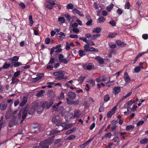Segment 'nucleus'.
<instances>
[{
	"label": "nucleus",
	"mask_w": 148,
	"mask_h": 148,
	"mask_svg": "<svg viewBox=\"0 0 148 148\" xmlns=\"http://www.w3.org/2000/svg\"><path fill=\"white\" fill-rule=\"evenodd\" d=\"M34 131L33 132L34 133H38L40 131L39 127H35L34 128Z\"/></svg>",
	"instance_id": "obj_48"
},
{
	"label": "nucleus",
	"mask_w": 148,
	"mask_h": 148,
	"mask_svg": "<svg viewBox=\"0 0 148 148\" xmlns=\"http://www.w3.org/2000/svg\"><path fill=\"white\" fill-rule=\"evenodd\" d=\"M113 7V4H112L110 7H107V10L108 12H110L112 10Z\"/></svg>",
	"instance_id": "obj_45"
},
{
	"label": "nucleus",
	"mask_w": 148,
	"mask_h": 148,
	"mask_svg": "<svg viewBox=\"0 0 148 148\" xmlns=\"http://www.w3.org/2000/svg\"><path fill=\"white\" fill-rule=\"evenodd\" d=\"M117 34L116 32L111 33L109 34L108 37H115Z\"/></svg>",
	"instance_id": "obj_43"
},
{
	"label": "nucleus",
	"mask_w": 148,
	"mask_h": 148,
	"mask_svg": "<svg viewBox=\"0 0 148 148\" xmlns=\"http://www.w3.org/2000/svg\"><path fill=\"white\" fill-rule=\"evenodd\" d=\"M94 138V137L90 139H89L84 144L80 145V147L81 148H84L86 147L90 142Z\"/></svg>",
	"instance_id": "obj_16"
},
{
	"label": "nucleus",
	"mask_w": 148,
	"mask_h": 148,
	"mask_svg": "<svg viewBox=\"0 0 148 148\" xmlns=\"http://www.w3.org/2000/svg\"><path fill=\"white\" fill-rule=\"evenodd\" d=\"M80 110L79 109H75L74 111V114L73 116V118H79L80 115L79 114Z\"/></svg>",
	"instance_id": "obj_14"
},
{
	"label": "nucleus",
	"mask_w": 148,
	"mask_h": 148,
	"mask_svg": "<svg viewBox=\"0 0 148 148\" xmlns=\"http://www.w3.org/2000/svg\"><path fill=\"white\" fill-rule=\"evenodd\" d=\"M18 123V119L17 117L13 116L9 123V126L11 127L14 125H16Z\"/></svg>",
	"instance_id": "obj_3"
},
{
	"label": "nucleus",
	"mask_w": 148,
	"mask_h": 148,
	"mask_svg": "<svg viewBox=\"0 0 148 148\" xmlns=\"http://www.w3.org/2000/svg\"><path fill=\"white\" fill-rule=\"evenodd\" d=\"M97 20L98 21V23H100L103 22L105 21L106 19L103 16H101L98 18Z\"/></svg>",
	"instance_id": "obj_27"
},
{
	"label": "nucleus",
	"mask_w": 148,
	"mask_h": 148,
	"mask_svg": "<svg viewBox=\"0 0 148 148\" xmlns=\"http://www.w3.org/2000/svg\"><path fill=\"white\" fill-rule=\"evenodd\" d=\"M19 103V99H17L16 100L14 103V106L15 107Z\"/></svg>",
	"instance_id": "obj_55"
},
{
	"label": "nucleus",
	"mask_w": 148,
	"mask_h": 148,
	"mask_svg": "<svg viewBox=\"0 0 148 148\" xmlns=\"http://www.w3.org/2000/svg\"><path fill=\"white\" fill-rule=\"evenodd\" d=\"M123 77L125 82L127 83H130L131 80L127 72H125L123 75Z\"/></svg>",
	"instance_id": "obj_11"
},
{
	"label": "nucleus",
	"mask_w": 148,
	"mask_h": 148,
	"mask_svg": "<svg viewBox=\"0 0 148 148\" xmlns=\"http://www.w3.org/2000/svg\"><path fill=\"white\" fill-rule=\"evenodd\" d=\"M64 59V56L62 54H59L58 56V59L60 62L62 61Z\"/></svg>",
	"instance_id": "obj_51"
},
{
	"label": "nucleus",
	"mask_w": 148,
	"mask_h": 148,
	"mask_svg": "<svg viewBox=\"0 0 148 148\" xmlns=\"http://www.w3.org/2000/svg\"><path fill=\"white\" fill-rule=\"evenodd\" d=\"M45 91L43 90H41L38 92L36 94V96L38 97L41 96L42 94L45 92Z\"/></svg>",
	"instance_id": "obj_38"
},
{
	"label": "nucleus",
	"mask_w": 148,
	"mask_h": 148,
	"mask_svg": "<svg viewBox=\"0 0 148 148\" xmlns=\"http://www.w3.org/2000/svg\"><path fill=\"white\" fill-rule=\"evenodd\" d=\"M20 71H18L15 72L14 74V76L15 77H17L19 75H20Z\"/></svg>",
	"instance_id": "obj_53"
},
{
	"label": "nucleus",
	"mask_w": 148,
	"mask_h": 148,
	"mask_svg": "<svg viewBox=\"0 0 148 148\" xmlns=\"http://www.w3.org/2000/svg\"><path fill=\"white\" fill-rule=\"evenodd\" d=\"M76 130L75 127L73 128L72 129L68 130L66 133V135H69L73 132H74Z\"/></svg>",
	"instance_id": "obj_26"
},
{
	"label": "nucleus",
	"mask_w": 148,
	"mask_h": 148,
	"mask_svg": "<svg viewBox=\"0 0 148 148\" xmlns=\"http://www.w3.org/2000/svg\"><path fill=\"white\" fill-rule=\"evenodd\" d=\"M84 51L86 52H87L88 51H89L90 49V47H89V45H85L84 46Z\"/></svg>",
	"instance_id": "obj_33"
},
{
	"label": "nucleus",
	"mask_w": 148,
	"mask_h": 148,
	"mask_svg": "<svg viewBox=\"0 0 148 148\" xmlns=\"http://www.w3.org/2000/svg\"><path fill=\"white\" fill-rule=\"evenodd\" d=\"M70 45L68 42H66V50H68L70 49Z\"/></svg>",
	"instance_id": "obj_60"
},
{
	"label": "nucleus",
	"mask_w": 148,
	"mask_h": 148,
	"mask_svg": "<svg viewBox=\"0 0 148 148\" xmlns=\"http://www.w3.org/2000/svg\"><path fill=\"white\" fill-rule=\"evenodd\" d=\"M86 77L83 76H81L78 79V81L80 82H82L85 79Z\"/></svg>",
	"instance_id": "obj_46"
},
{
	"label": "nucleus",
	"mask_w": 148,
	"mask_h": 148,
	"mask_svg": "<svg viewBox=\"0 0 148 148\" xmlns=\"http://www.w3.org/2000/svg\"><path fill=\"white\" fill-rule=\"evenodd\" d=\"M68 97L70 99H73L75 97L76 95V94L72 92H69L68 93Z\"/></svg>",
	"instance_id": "obj_18"
},
{
	"label": "nucleus",
	"mask_w": 148,
	"mask_h": 148,
	"mask_svg": "<svg viewBox=\"0 0 148 148\" xmlns=\"http://www.w3.org/2000/svg\"><path fill=\"white\" fill-rule=\"evenodd\" d=\"M118 13L119 15H121L122 13V11L120 9H118L116 11Z\"/></svg>",
	"instance_id": "obj_64"
},
{
	"label": "nucleus",
	"mask_w": 148,
	"mask_h": 148,
	"mask_svg": "<svg viewBox=\"0 0 148 148\" xmlns=\"http://www.w3.org/2000/svg\"><path fill=\"white\" fill-rule=\"evenodd\" d=\"M73 5L71 3L69 4L66 6L68 9H73Z\"/></svg>",
	"instance_id": "obj_41"
},
{
	"label": "nucleus",
	"mask_w": 148,
	"mask_h": 148,
	"mask_svg": "<svg viewBox=\"0 0 148 148\" xmlns=\"http://www.w3.org/2000/svg\"><path fill=\"white\" fill-rule=\"evenodd\" d=\"M40 147L42 148H48L49 147L48 144L47 143L45 140L44 141H42L40 143Z\"/></svg>",
	"instance_id": "obj_13"
},
{
	"label": "nucleus",
	"mask_w": 148,
	"mask_h": 148,
	"mask_svg": "<svg viewBox=\"0 0 148 148\" xmlns=\"http://www.w3.org/2000/svg\"><path fill=\"white\" fill-rule=\"evenodd\" d=\"M96 81L98 83H99L101 81H106V80L104 76L101 77L96 79Z\"/></svg>",
	"instance_id": "obj_23"
},
{
	"label": "nucleus",
	"mask_w": 148,
	"mask_h": 148,
	"mask_svg": "<svg viewBox=\"0 0 148 148\" xmlns=\"http://www.w3.org/2000/svg\"><path fill=\"white\" fill-rule=\"evenodd\" d=\"M19 5L22 10L24 9L25 8V5L23 2H21L19 4Z\"/></svg>",
	"instance_id": "obj_44"
},
{
	"label": "nucleus",
	"mask_w": 148,
	"mask_h": 148,
	"mask_svg": "<svg viewBox=\"0 0 148 148\" xmlns=\"http://www.w3.org/2000/svg\"><path fill=\"white\" fill-rule=\"evenodd\" d=\"M109 23L111 24L112 26H115L116 25V23L114 20H112L110 21Z\"/></svg>",
	"instance_id": "obj_52"
},
{
	"label": "nucleus",
	"mask_w": 148,
	"mask_h": 148,
	"mask_svg": "<svg viewBox=\"0 0 148 148\" xmlns=\"http://www.w3.org/2000/svg\"><path fill=\"white\" fill-rule=\"evenodd\" d=\"M143 66H139L135 67L134 69V71L135 72H138L141 70V69H143Z\"/></svg>",
	"instance_id": "obj_30"
},
{
	"label": "nucleus",
	"mask_w": 148,
	"mask_h": 148,
	"mask_svg": "<svg viewBox=\"0 0 148 148\" xmlns=\"http://www.w3.org/2000/svg\"><path fill=\"white\" fill-rule=\"evenodd\" d=\"M113 83V81H108V82H107L106 83V86H111V85H112Z\"/></svg>",
	"instance_id": "obj_59"
},
{
	"label": "nucleus",
	"mask_w": 148,
	"mask_h": 148,
	"mask_svg": "<svg viewBox=\"0 0 148 148\" xmlns=\"http://www.w3.org/2000/svg\"><path fill=\"white\" fill-rule=\"evenodd\" d=\"M95 59L100 64H103L104 63L103 60L100 56H98L95 57Z\"/></svg>",
	"instance_id": "obj_19"
},
{
	"label": "nucleus",
	"mask_w": 148,
	"mask_h": 148,
	"mask_svg": "<svg viewBox=\"0 0 148 148\" xmlns=\"http://www.w3.org/2000/svg\"><path fill=\"white\" fill-rule=\"evenodd\" d=\"M130 6V3L129 2H128L125 4V7L127 9H129Z\"/></svg>",
	"instance_id": "obj_61"
},
{
	"label": "nucleus",
	"mask_w": 148,
	"mask_h": 148,
	"mask_svg": "<svg viewBox=\"0 0 148 148\" xmlns=\"http://www.w3.org/2000/svg\"><path fill=\"white\" fill-rule=\"evenodd\" d=\"M10 64H7L6 62H5L3 64L2 68L3 69H6L8 68L10 66Z\"/></svg>",
	"instance_id": "obj_31"
},
{
	"label": "nucleus",
	"mask_w": 148,
	"mask_h": 148,
	"mask_svg": "<svg viewBox=\"0 0 148 148\" xmlns=\"http://www.w3.org/2000/svg\"><path fill=\"white\" fill-rule=\"evenodd\" d=\"M79 103V102L78 100L72 101V104H73L75 106H77L78 105Z\"/></svg>",
	"instance_id": "obj_54"
},
{
	"label": "nucleus",
	"mask_w": 148,
	"mask_h": 148,
	"mask_svg": "<svg viewBox=\"0 0 148 148\" xmlns=\"http://www.w3.org/2000/svg\"><path fill=\"white\" fill-rule=\"evenodd\" d=\"M92 66L91 65H88L86 66V68H84L85 67L84 66V67L85 69H87L88 70H90L92 68Z\"/></svg>",
	"instance_id": "obj_57"
},
{
	"label": "nucleus",
	"mask_w": 148,
	"mask_h": 148,
	"mask_svg": "<svg viewBox=\"0 0 148 148\" xmlns=\"http://www.w3.org/2000/svg\"><path fill=\"white\" fill-rule=\"evenodd\" d=\"M72 11L73 13L75 14H77L81 16H84V15L83 14L82 12H80L78 9L76 8L73 9L72 10Z\"/></svg>",
	"instance_id": "obj_15"
},
{
	"label": "nucleus",
	"mask_w": 148,
	"mask_h": 148,
	"mask_svg": "<svg viewBox=\"0 0 148 148\" xmlns=\"http://www.w3.org/2000/svg\"><path fill=\"white\" fill-rule=\"evenodd\" d=\"M32 107L28 112V114H32L34 113L35 110L37 109V108L38 106V103L36 102H33L32 103Z\"/></svg>",
	"instance_id": "obj_4"
},
{
	"label": "nucleus",
	"mask_w": 148,
	"mask_h": 148,
	"mask_svg": "<svg viewBox=\"0 0 148 148\" xmlns=\"http://www.w3.org/2000/svg\"><path fill=\"white\" fill-rule=\"evenodd\" d=\"M7 106V104H3L1 107V110H5Z\"/></svg>",
	"instance_id": "obj_42"
},
{
	"label": "nucleus",
	"mask_w": 148,
	"mask_h": 148,
	"mask_svg": "<svg viewBox=\"0 0 148 148\" xmlns=\"http://www.w3.org/2000/svg\"><path fill=\"white\" fill-rule=\"evenodd\" d=\"M47 1L49 4L46 5V8L49 9H51L53 8V6L56 3L53 2V0H46Z\"/></svg>",
	"instance_id": "obj_7"
},
{
	"label": "nucleus",
	"mask_w": 148,
	"mask_h": 148,
	"mask_svg": "<svg viewBox=\"0 0 148 148\" xmlns=\"http://www.w3.org/2000/svg\"><path fill=\"white\" fill-rule=\"evenodd\" d=\"M134 127V126L132 125H130L127 126L126 128V130L127 131H129L133 130Z\"/></svg>",
	"instance_id": "obj_34"
},
{
	"label": "nucleus",
	"mask_w": 148,
	"mask_h": 148,
	"mask_svg": "<svg viewBox=\"0 0 148 148\" xmlns=\"http://www.w3.org/2000/svg\"><path fill=\"white\" fill-rule=\"evenodd\" d=\"M101 29L100 27H96V28L94 29L92 31L93 33H96L98 34L101 31Z\"/></svg>",
	"instance_id": "obj_29"
},
{
	"label": "nucleus",
	"mask_w": 148,
	"mask_h": 148,
	"mask_svg": "<svg viewBox=\"0 0 148 148\" xmlns=\"http://www.w3.org/2000/svg\"><path fill=\"white\" fill-rule=\"evenodd\" d=\"M50 41V39L49 38H47L45 40V43L48 44H49Z\"/></svg>",
	"instance_id": "obj_63"
},
{
	"label": "nucleus",
	"mask_w": 148,
	"mask_h": 148,
	"mask_svg": "<svg viewBox=\"0 0 148 148\" xmlns=\"http://www.w3.org/2000/svg\"><path fill=\"white\" fill-rule=\"evenodd\" d=\"M60 132V131L55 130H52L51 131V132H47V133L48 135H52L54 134H56L59 133Z\"/></svg>",
	"instance_id": "obj_21"
},
{
	"label": "nucleus",
	"mask_w": 148,
	"mask_h": 148,
	"mask_svg": "<svg viewBox=\"0 0 148 148\" xmlns=\"http://www.w3.org/2000/svg\"><path fill=\"white\" fill-rule=\"evenodd\" d=\"M112 136V134L110 132H108L106 133L105 136L106 138H110Z\"/></svg>",
	"instance_id": "obj_56"
},
{
	"label": "nucleus",
	"mask_w": 148,
	"mask_h": 148,
	"mask_svg": "<svg viewBox=\"0 0 148 148\" xmlns=\"http://www.w3.org/2000/svg\"><path fill=\"white\" fill-rule=\"evenodd\" d=\"M64 16L67 18L68 21L69 22L72 19L71 16L67 14H65Z\"/></svg>",
	"instance_id": "obj_36"
},
{
	"label": "nucleus",
	"mask_w": 148,
	"mask_h": 148,
	"mask_svg": "<svg viewBox=\"0 0 148 148\" xmlns=\"http://www.w3.org/2000/svg\"><path fill=\"white\" fill-rule=\"evenodd\" d=\"M53 104V102L52 101H45L43 103L42 106L44 108H46L47 109H49Z\"/></svg>",
	"instance_id": "obj_6"
},
{
	"label": "nucleus",
	"mask_w": 148,
	"mask_h": 148,
	"mask_svg": "<svg viewBox=\"0 0 148 148\" xmlns=\"http://www.w3.org/2000/svg\"><path fill=\"white\" fill-rule=\"evenodd\" d=\"M133 104V103H132V100L127 101L125 103L124 105V108H127L128 112H129L130 110H132V108H130V107Z\"/></svg>",
	"instance_id": "obj_8"
},
{
	"label": "nucleus",
	"mask_w": 148,
	"mask_h": 148,
	"mask_svg": "<svg viewBox=\"0 0 148 148\" xmlns=\"http://www.w3.org/2000/svg\"><path fill=\"white\" fill-rule=\"evenodd\" d=\"M117 109V106H115L109 111L107 113V116L108 117H110L115 113V110Z\"/></svg>",
	"instance_id": "obj_10"
},
{
	"label": "nucleus",
	"mask_w": 148,
	"mask_h": 148,
	"mask_svg": "<svg viewBox=\"0 0 148 148\" xmlns=\"http://www.w3.org/2000/svg\"><path fill=\"white\" fill-rule=\"evenodd\" d=\"M69 60V59L68 58H64L62 61H61V62H62L64 64H66L68 63Z\"/></svg>",
	"instance_id": "obj_47"
},
{
	"label": "nucleus",
	"mask_w": 148,
	"mask_h": 148,
	"mask_svg": "<svg viewBox=\"0 0 148 148\" xmlns=\"http://www.w3.org/2000/svg\"><path fill=\"white\" fill-rule=\"evenodd\" d=\"M73 125V123H69L68 124L65 125V126H63V127H64V129H63L62 130H68L71 127H72Z\"/></svg>",
	"instance_id": "obj_25"
},
{
	"label": "nucleus",
	"mask_w": 148,
	"mask_h": 148,
	"mask_svg": "<svg viewBox=\"0 0 148 148\" xmlns=\"http://www.w3.org/2000/svg\"><path fill=\"white\" fill-rule=\"evenodd\" d=\"M36 76V77L31 79L32 82L35 83L38 81L43 77L44 74L43 73H38L37 74Z\"/></svg>",
	"instance_id": "obj_5"
},
{
	"label": "nucleus",
	"mask_w": 148,
	"mask_h": 148,
	"mask_svg": "<svg viewBox=\"0 0 148 148\" xmlns=\"http://www.w3.org/2000/svg\"><path fill=\"white\" fill-rule=\"evenodd\" d=\"M45 140V141L47 142V143L49 145L52 143L53 141V139L51 138H48Z\"/></svg>",
	"instance_id": "obj_40"
},
{
	"label": "nucleus",
	"mask_w": 148,
	"mask_h": 148,
	"mask_svg": "<svg viewBox=\"0 0 148 148\" xmlns=\"http://www.w3.org/2000/svg\"><path fill=\"white\" fill-rule=\"evenodd\" d=\"M110 99V97L108 95H105L104 97V101L105 102L108 101Z\"/></svg>",
	"instance_id": "obj_37"
},
{
	"label": "nucleus",
	"mask_w": 148,
	"mask_h": 148,
	"mask_svg": "<svg viewBox=\"0 0 148 148\" xmlns=\"http://www.w3.org/2000/svg\"><path fill=\"white\" fill-rule=\"evenodd\" d=\"M13 64L14 67H16L20 66L22 65V64L21 63L18 62H14L13 63Z\"/></svg>",
	"instance_id": "obj_35"
},
{
	"label": "nucleus",
	"mask_w": 148,
	"mask_h": 148,
	"mask_svg": "<svg viewBox=\"0 0 148 148\" xmlns=\"http://www.w3.org/2000/svg\"><path fill=\"white\" fill-rule=\"evenodd\" d=\"M64 72L62 71H59L53 73V75L55 76V78L59 80H60L64 78Z\"/></svg>",
	"instance_id": "obj_2"
},
{
	"label": "nucleus",
	"mask_w": 148,
	"mask_h": 148,
	"mask_svg": "<svg viewBox=\"0 0 148 148\" xmlns=\"http://www.w3.org/2000/svg\"><path fill=\"white\" fill-rule=\"evenodd\" d=\"M94 8L96 9H98L99 8L98 4L96 3H95L93 5Z\"/></svg>",
	"instance_id": "obj_62"
},
{
	"label": "nucleus",
	"mask_w": 148,
	"mask_h": 148,
	"mask_svg": "<svg viewBox=\"0 0 148 148\" xmlns=\"http://www.w3.org/2000/svg\"><path fill=\"white\" fill-rule=\"evenodd\" d=\"M58 21L62 23H65V20L64 18L63 17H60L58 18Z\"/></svg>",
	"instance_id": "obj_32"
},
{
	"label": "nucleus",
	"mask_w": 148,
	"mask_h": 148,
	"mask_svg": "<svg viewBox=\"0 0 148 148\" xmlns=\"http://www.w3.org/2000/svg\"><path fill=\"white\" fill-rule=\"evenodd\" d=\"M27 96H24L19 106L22 107L24 106L27 101Z\"/></svg>",
	"instance_id": "obj_12"
},
{
	"label": "nucleus",
	"mask_w": 148,
	"mask_h": 148,
	"mask_svg": "<svg viewBox=\"0 0 148 148\" xmlns=\"http://www.w3.org/2000/svg\"><path fill=\"white\" fill-rule=\"evenodd\" d=\"M79 39L81 40H82L84 42H85L88 45L94 46L95 44L91 40H87L86 38H80Z\"/></svg>",
	"instance_id": "obj_9"
},
{
	"label": "nucleus",
	"mask_w": 148,
	"mask_h": 148,
	"mask_svg": "<svg viewBox=\"0 0 148 148\" xmlns=\"http://www.w3.org/2000/svg\"><path fill=\"white\" fill-rule=\"evenodd\" d=\"M57 123L56 126H62H62V121L61 120H60L59 121L58 120V121Z\"/></svg>",
	"instance_id": "obj_58"
},
{
	"label": "nucleus",
	"mask_w": 148,
	"mask_h": 148,
	"mask_svg": "<svg viewBox=\"0 0 148 148\" xmlns=\"http://www.w3.org/2000/svg\"><path fill=\"white\" fill-rule=\"evenodd\" d=\"M19 58V57L18 56H14L11 58L10 60H11L12 63L17 62Z\"/></svg>",
	"instance_id": "obj_24"
},
{
	"label": "nucleus",
	"mask_w": 148,
	"mask_h": 148,
	"mask_svg": "<svg viewBox=\"0 0 148 148\" xmlns=\"http://www.w3.org/2000/svg\"><path fill=\"white\" fill-rule=\"evenodd\" d=\"M37 112L39 114H40L41 112L43 110L44 108L42 107V106H39V105L38 104V106L37 108Z\"/></svg>",
	"instance_id": "obj_22"
},
{
	"label": "nucleus",
	"mask_w": 148,
	"mask_h": 148,
	"mask_svg": "<svg viewBox=\"0 0 148 148\" xmlns=\"http://www.w3.org/2000/svg\"><path fill=\"white\" fill-rule=\"evenodd\" d=\"M121 90V89L120 87L116 86L113 88L112 92L115 95H116L120 92Z\"/></svg>",
	"instance_id": "obj_17"
},
{
	"label": "nucleus",
	"mask_w": 148,
	"mask_h": 148,
	"mask_svg": "<svg viewBox=\"0 0 148 148\" xmlns=\"http://www.w3.org/2000/svg\"><path fill=\"white\" fill-rule=\"evenodd\" d=\"M116 43L118 46L121 47H124L125 45V44L124 42H121L119 40L116 41Z\"/></svg>",
	"instance_id": "obj_20"
},
{
	"label": "nucleus",
	"mask_w": 148,
	"mask_h": 148,
	"mask_svg": "<svg viewBox=\"0 0 148 148\" xmlns=\"http://www.w3.org/2000/svg\"><path fill=\"white\" fill-rule=\"evenodd\" d=\"M28 109L27 108H25L24 109L21 110L20 111L18 114V116L20 117L21 115H22V120L21 121V123L26 118L27 115Z\"/></svg>",
	"instance_id": "obj_1"
},
{
	"label": "nucleus",
	"mask_w": 148,
	"mask_h": 148,
	"mask_svg": "<svg viewBox=\"0 0 148 148\" xmlns=\"http://www.w3.org/2000/svg\"><path fill=\"white\" fill-rule=\"evenodd\" d=\"M79 54L80 57H82L86 55V53L84 50H80L79 51Z\"/></svg>",
	"instance_id": "obj_28"
},
{
	"label": "nucleus",
	"mask_w": 148,
	"mask_h": 148,
	"mask_svg": "<svg viewBox=\"0 0 148 148\" xmlns=\"http://www.w3.org/2000/svg\"><path fill=\"white\" fill-rule=\"evenodd\" d=\"M92 19L89 20L86 23V25L87 26H90L92 25Z\"/></svg>",
	"instance_id": "obj_50"
},
{
	"label": "nucleus",
	"mask_w": 148,
	"mask_h": 148,
	"mask_svg": "<svg viewBox=\"0 0 148 148\" xmlns=\"http://www.w3.org/2000/svg\"><path fill=\"white\" fill-rule=\"evenodd\" d=\"M148 141V140L147 138H145L143 139L140 141V143L141 144H145L147 143Z\"/></svg>",
	"instance_id": "obj_39"
},
{
	"label": "nucleus",
	"mask_w": 148,
	"mask_h": 148,
	"mask_svg": "<svg viewBox=\"0 0 148 148\" xmlns=\"http://www.w3.org/2000/svg\"><path fill=\"white\" fill-rule=\"evenodd\" d=\"M75 136L74 135H71L69 136L67 138V139L69 140H71L74 139L75 138Z\"/></svg>",
	"instance_id": "obj_49"
}]
</instances>
